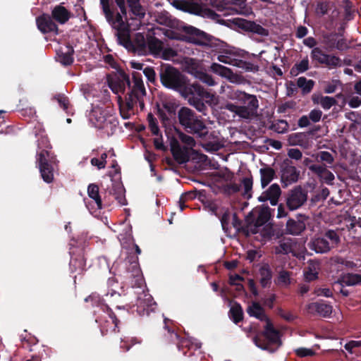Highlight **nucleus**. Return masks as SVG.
<instances>
[{
    "mask_svg": "<svg viewBox=\"0 0 361 361\" xmlns=\"http://www.w3.org/2000/svg\"><path fill=\"white\" fill-rule=\"evenodd\" d=\"M120 10L117 13V24L112 27L116 30L115 35L118 43L124 47L128 51L138 55L147 53V38L144 35L137 32L133 40L130 37V30L140 28L142 20L146 16V9L141 4L140 0H114Z\"/></svg>",
    "mask_w": 361,
    "mask_h": 361,
    "instance_id": "obj_1",
    "label": "nucleus"
},
{
    "mask_svg": "<svg viewBox=\"0 0 361 361\" xmlns=\"http://www.w3.org/2000/svg\"><path fill=\"white\" fill-rule=\"evenodd\" d=\"M133 85L129 75L123 71H119L117 75L108 80L109 86L115 94H124L126 87H128L130 91L126 95V106L128 109H133L137 100L146 94V90L142 81V75L138 72L132 73Z\"/></svg>",
    "mask_w": 361,
    "mask_h": 361,
    "instance_id": "obj_2",
    "label": "nucleus"
},
{
    "mask_svg": "<svg viewBox=\"0 0 361 361\" xmlns=\"http://www.w3.org/2000/svg\"><path fill=\"white\" fill-rule=\"evenodd\" d=\"M51 149V146L47 137L42 136L37 140L36 164L38 166L42 178L47 183L54 180V165L57 162L56 156L50 150Z\"/></svg>",
    "mask_w": 361,
    "mask_h": 361,
    "instance_id": "obj_3",
    "label": "nucleus"
},
{
    "mask_svg": "<svg viewBox=\"0 0 361 361\" xmlns=\"http://www.w3.org/2000/svg\"><path fill=\"white\" fill-rule=\"evenodd\" d=\"M231 99L237 100L242 105L228 103L226 109L242 118H250L256 114L259 107L257 97L243 91L236 90L232 93Z\"/></svg>",
    "mask_w": 361,
    "mask_h": 361,
    "instance_id": "obj_4",
    "label": "nucleus"
},
{
    "mask_svg": "<svg viewBox=\"0 0 361 361\" xmlns=\"http://www.w3.org/2000/svg\"><path fill=\"white\" fill-rule=\"evenodd\" d=\"M158 71L161 85L167 89L180 92V94L190 85L186 76L170 64L161 63Z\"/></svg>",
    "mask_w": 361,
    "mask_h": 361,
    "instance_id": "obj_5",
    "label": "nucleus"
},
{
    "mask_svg": "<svg viewBox=\"0 0 361 361\" xmlns=\"http://www.w3.org/2000/svg\"><path fill=\"white\" fill-rule=\"evenodd\" d=\"M179 124L188 133L204 138L208 134L207 128L200 116L191 109L182 106L177 113Z\"/></svg>",
    "mask_w": 361,
    "mask_h": 361,
    "instance_id": "obj_6",
    "label": "nucleus"
},
{
    "mask_svg": "<svg viewBox=\"0 0 361 361\" xmlns=\"http://www.w3.org/2000/svg\"><path fill=\"white\" fill-rule=\"evenodd\" d=\"M182 97L188 99L190 105L195 107L198 111L206 115L207 107L204 104L210 103L214 98V95L206 91L200 84H190L185 91L181 94Z\"/></svg>",
    "mask_w": 361,
    "mask_h": 361,
    "instance_id": "obj_7",
    "label": "nucleus"
},
{
    "mask_svg": "<svg viewBox=\"0 0 361 361\" xmlns=\"http://www.w3.org/2000/svg\"><path fill=\"white\" fill-rule=\"evenodd\" d=\"M164 342L166 344L174 343L178 350L181 351L185 356L190 357L194 352L200 348L197 343H193L191 339L181 337L172 327L167 324L166 319H164Z\"/></svg>",
    "mask_w": 361,
    "mask_h": 361,
    "instance_id": "obj_8",
    "label": "nucleus"
},
{
    "mask_svg": "<svg viewBox=\"0 0 361 361\" xmlns=\"http://www.w3.org/2000/svg\"><path fill=\"white\" fill-rule=\"evenodd\" d=\"M185 32L188 35V41L194 44L209 47L214 51H221L224 47L222 41L195 27H186Z\"/></svg>",
    "mask_w": 361,
    "mask_h": 361,
    "instance_id": "obj_9",
    "label": "nucleus"
},
{
    "mask_svg": "<svg viewBox=\"0 0 361 361\" xmlns=\"http://www.w3.org/2000/svg\"><path fill=\"white\" fill-rule=\"evenodd\" d=\"M283 198L286 207L289 211H295L305 204L308 198V192L301 185H295L284 193Z\"/></svg>",
    "mask_w": 361,
    "mask_h": 361,
    "instance_id": "obj_10",
    "label": "nucleus"
},
{
    "mask_svg": "<svg viewBox=\"0 0 361 361\" xmlns=\"http://www.w3.org/2000/svg\"><path fill=\"white\" fill-rule=\"evenodd\" d=\"M171 4L183 11L188 12L192 14L202 15L212 20H219L220 16L214 11L210 8H203L198 4L192 2L191 0H169Z\"/></svg>",
    "mask_w": 361,
    "mask_h": 361,
    "instance_id": "obj_11",
    "label": "nucleus"
},
{
    "mask_svg": "<svg viewBox=\"0 0 361 361\" xmlns=\"http://www.w3.org/2000/svg\"><path fill=\"white\" fill-rule=\"evenodd\" d=\"M263 338L259 336L253 338L255 344L262 350H269L270 344L281 345L280 339V332L274 328L272 322L269 319L266 322L264 330L262 332Z\"/></svg>",
    "mask_w": 361,
    "mask_h": 361,
    "instance_id": "obj_12",
    "label": "nucleus"
},
{
    "mask_svg": "<svg viewBox=\"0 0 361 361\" xmlns=\"http://www.w3.org/2000/svg\"><path fill=\"white\" fill-rule=\"evenodd\" d=\"M95 315V322L100 327L101 333L103 336L109 332H118V324L120 321L117 319L114 312L111 310L102 314H98L94 311Z\"/></svg>",
    "mask_w": 361,
    "mask_h": 361,
    "instance_id": "obj_13",
    "label": "nucleus"
},
{
    "mask_svg": "<svg viewBox=\"0 0 361 361\" xmlns=\"http://www.w3.org/2000/svg\"><path fill=\"white\" fill-rule=\"evenodd\" d=\"M279 175L282 187L284 188L298 182L300 171L290 159H285L280 164Z\"/></svg>",
    "mask_w": 361,
    "mask_h": 361,
    "instance_id": "obj_14",
    "label": "nucleus"
},
{
    "mask_svg": "<svg viewBox=\"0 0 361 361\" xmlns=\"http://www.w3.org/2000/svg\"><path fill=\"white\" fill-rule=\"evenodd\" d=\"M341 30V28L338 32H332L323 36L322 43L327 51H332L335 49L345 51L350 48V44Z\"/></svg>",
    "mask_w": 361,
    "mask_h": 361,
    "instance_id": "obj_15",
    "label": "nucleus"
},
{
    "mask_svg": "<svg viewBox=\"0 0 361 361\" xmlns=\"http://www.w3.org/2000/svg\"><path fill=\"white\" fill-rule=\"evenodd\" d=\"M310 56L316 65H321L329 69L336 68L341 66V59L339 57L325 53L320 47H314Z\"/></svg>",
    "mask_w": 361,
    "mask_h": 361,
    "instance_id": "obj_16",
    "label": "nucleus"
},
{
    "mask_svg": "<svg viewBox=\"0 0 361 361\" xmlns=\"http://www.w3.org/2000/svg\"><path fill=\"white\" fill-rule=\"evenodd\" d=\"M36 25L42 34H59L58 25L49 13H42L36 18Z\"/></svg>",
    "mask_w": 361,
    "mask_h": 361,
    "instance_id": "obj_17",
    "label": "nucleus"
},
{
    "mask_svg": "<svg viewBox=\"0 0 361 361\" xmlns=\"http://www.w3.org/2000/svg\"><path fill=\"white\" fill-rule=\"evenodd\" d=\"M309 219L307 216L302 214H298L295 219H289L286 224V233L293 235L301 234L306 228L305 221Z\"/></svg>",
    "mask_w": 361,
    "mask_h": 361,
    "instance_id": "obj_18",
    "label": "nucleus"
},
{
    "mask_svg": "<svg viewBox=\"0 0 361 361\" xmlns=\"http://www.w3.org/2000/svg\"><path fill=\"white\" fill-rule=\"evenodd\" d=\"M51 16L56 24L64 25L71 18L73 14L63 6V3L54 6L51 11Z\"/></svg>",
    "mask_w": 361,
    "mask_h": 361,
    "instance_id": "obj_19",
    "label": "nucleus"
},
{
    "mask_svg": "<svg viewBox=\"0 0 361 361\" xmlns=\"http://www.w3.org/2000/svg\"><path fill=\"white\" fill-rule=\"evenodd\" d=\"M281 195V190L277 183H274L270 187L263 192L258 197L259 202H264L269 201L272 206L278 204L279 197Z\"/></svg>",
    "mask_w": 361,
    "mask_h": 361,
    "instance_id": "obj_20",
    "label": "nucleus"
},
{
    "mask_svg": "<svg viewBox=\"0 0 361 361\" xmlns=\"http://www.w3.org/2000/svg\"><path fill=\"white\" fill-rule=\"evenodd\" d=\"M178 105L172 101H164L162 103V108H159L157 115L163 123H166L171 118L175 117Z\"/></svg>",
    "mask_w": 361,
    "mask_h": 361,
    "instance_id": "obj_21",
    "label": "nucleus"
},
{
    "mask_svg": "<svg viewBox=\"0 0 361 361\" xmlns=\"http://www.w3.org/2000/svg\"><path fill=\"white\" fill-rule=\"evenodd\" d=\"M74 52L73 46L67 43L56 51L57 61L64 66H71L74 62Z\"/></svg>",
    "mask_w": 361,
    "mask_h": 361,
    "instance_id": "obj_22",
    "label": "nucleus"
},
{
    "mask_svg": "<svg viewBox=\"0 0 361 361\" xmlns=\"http://www.w3.org/2000/svg\"><path fill=\"white\" fill-rule=\"evenodd\" d=\"M245 4V0H222V4L217 5V10L224 11V15L238 13Z\"/></svg>",
    "mask_w": 361,
    "mask_h": 361,
    "instance_id": "obj_23",
    "label": "nucleus"
},
{
    "mask_svg": "<svg viewBox=\"0 0 361 361\" xmlns=\"http://www.w3.org/2000/svg\"><path fill=\"white\" fill-rule=\"evenodd\" d=\"M308 247L310 250L319 254L327 253L331 250L329 241L323 235L312 238L308 243Z\"/></svg>",
    "mask_w": 361,
    "mask_h": 361,
    "instance_id": "obj_24",
    "label": "nucleus"
},
{
    "mask_svg": "<svg viewBox=\"0 0 361 361\" xmlns=\"http://www.w3.org/2000/svg\"><path fill=\"white\" fill-rule=\"evenodd\" d=\"M69 267L71 273L77 272L78 274L83 273L85 270L86 259L82 250L80 253L71 256Z\"/></svg>",
    "mask_w": 361,
    "mask_h": 361,
    "instance_id": "obj_25",
    "label": "nucleus"
},
{
    "mask_svg": "<svg viewBox=\"0 0 361 361\" xmlns=\"http://www.w3.org/2000/svg\"><path fill=\"white\" fill-rule=\"evenodd\" d=\"M110 115L106 109L97 106L91 111L89 119L91 123L99 129Z\"/></svg>",
    "mask_w": 361,
    "mask_h": 361,
    "instance_id": "obj_26",
    "label": "nucleus"
},
{
    "mask_svg": "<svg viewBox=\"0 0 361 361\" xmlns=\"http://www.w3.org/2000/svg\"><path fill=\"white\" fill-rule=\"evenodd\" d=\"M271 218V210L270 208L267 206L262 207L257 215L256 219H249V224L254 226L255 231H252L253 233H256L257 228L262 226L265 224H267Z\"/></svg>",
    "mask_w": 361,
    "mask_h": 361,
    "instance_id": "obj_27",
    "label": "nucleus"
},
{
    "mask_svg": "<svg viewBox=\"0 0 361 361\" xmlns=\"http://www.w3.org/2000/svg\"><path fill=\"white\" fill-rule=\"evenodd\" d=\"M308 310L312 312H317L323 317H328L331 314L333 307L331 305L323 302H315L308 305Z\"/></svg>",
    "mask_w": 361,
    "mask_h": 361,
    "instance_id": "obj_28",
    "label": "nucleus"
},
{
    "mask_svg": "<svg viewBox=\"0 0 361 361\" xmlns=\"http://www.w3.org/2000/svg\"><path fill=\"white\" fill-rule=\"evenodd\" d=\"M259 283L262 288H269L271 283L273 271L269 264H264L259 269Z\"/></svg>",
    "mask_w": 361,
    "mask_h": 361,
    "instance_id": "obj_29",
    "label": "nucleus"
},
{
    "mask_svg": "<svg viewBox=\"0 0 361 361\" xmlns=\"http://www.w3.org/2000/svg\"><path fill=\"white\" fill-rule=\"evenodd\" d=\"M210 69L214 73L225 78L231 82L234 81L237 77V75L233 73L231 68L217 63H213L210 66Z\"/></svg>",
    "mask_w": 361,
    "mask_h": 361,
    "instance_id": "obj_30",
    "label": "nucleus"
},
{
    "mask_svg": "<svg viewBox=\"0 0 361 361\" xmlns=\"http://www.w3.org/2000/svg\"><path fill=\"white\" fill-rule=\"evenodd\" d=\"M247 312L250 317H255L260 321L267 322L269 320L264 312V308L257 302H252L247 308Z\"/></svg>",
    "mask_w": 361,
    "mask_h": 361,
    "instance_id": "obj_31",
    "label": "nucleus"
},
{
    "mask_svg": "<svg viewBox=\"0 0 361 361\" xmlns=\"http://www.w3.org/2000/svg\"><path fill=\"white\" fill-rule=\"evenodd\" d=\"M86 302H91L92 307H97L99 308L98 310H95L97 313L102 314L104 312H106V311L109 312L111 308L108 306V305L104 302V300L100 298L99 295L92 294L87 297L85 299Z\"/></svg>",
    "mask_w": 361,
    "mask_h": 361,
    "instance_id": "obj_32",
    "label": "nucleus"
},
{
    "mask_svg": "<svg viewBox=\"0 0 361 361\" xmlns=\"http://www.w3.org/2000/svg\"><path fill=\"white\" fill-rule=\"evenodd\" d=\"M147 52L152 54H159L163 49V43L156 37L147 35Z\"/></svg>",
    "mask_w": 361,
    "mask_h": 361,
    "instance_id": "obj_33",
    "label": "nucleus"
},
{
    "mask_svg": "<svg viewBox=\"0 0 361 361\" xmlns=\"http://www.w3.org/2000/svg\"><path fill=\"white\" fill-rule=\"evenodd\" d=\"M156 305L157 304L155 302H152V298L151 296L145 300L139 298L137 303V311L140 314H149L150 312L154 311Z\"/></svg>",
    "mask_w": 361,
    "mask_h": 361,
    "instance_id": "obj_34",
    "label": "nucleus"
},
{
    "mask_svg": "<svg viewBox=\"0 0 361 361\" xmlns=\"http://www.w3.org/2000/svg\"><path fill=\"white\" fill-rule=\"evenodd\" d=\"M118 125V121L117 118L111 114L107 116L106 119L104 122V123L99 128V130H102L104 133H106L108 136L112 135Z\"/></svg>",
    "mask_w": 361,
    "mask_h": 361,
    "instance_id": "obj_35",
    "label": "nucleus"
},
{
    "mask_svg": "<svg viewBox=\"0 0 361 361\" xmlns=\"http://www.w3.org/2000/svg\"><path fill=\"white\" fill-rule=\"evenodd\" d=\"M102 11L107 22L113 27L117 24V12L116 14L113 10L110 8L109 0H100Z\"/></svg>",
    "mask_w": 361,
    "mask_h": 361,
    "instance_id": "obj_36",
    "label": "nucleus"
},
{
    "mask_svg": "<svg viewBox=\"0 0 361 361\" xmlns=\"http://www.w3.org/2000/svg\"><path fill=\"white\" fill-rule=\"evenodd\" d=\"M259 173L261 176V185L262 188L267 186L276 177V172L274 169L269 166L260 169Z\"/></svg>",
    "mask_w": 361,
    "mask_h": 361,
    "instance_id": "obj_37",
    "label": "nucleus"
},
{
    "mask_svg": "<svg viewBox=\"0 0 361 361\" xmlns=\"http://www.w3.org/2000/svg\"><path fill=\"white\" fill-rule=\"evenodd\" d=\"M109 193L114 196V198L121 205L127 204L125 197V189L120 183L113 184V187L109 191Z\"/></svg>",
    "mask_w": 361,
    "mask_h": 361,
    "instance_id": "obj_38",
    "label": "nucleus"
},
{
    "mask_svg": "<svg viewBox=\"0 0 361 361\" xmlns=\"http://www.w3.org/2000/svg\"><path fill=\"white\" fill-rule=\"evenodd\" d=\"M315 85L313 80H307L305 77H300L297 80V86L301 89L302 95H306L312 92Z\"/></svg>",
    "mask_w": 361,
    "mask_h": 361,
    "instance_id": "obj_39",
    "label": "nucleus"
},
{
    "mask_svg": "<svg viewBox=\"0 0 361 361\" xmlns=\"http://www.w3.org/2000/svg\"><path fill=\"white\" fill-rule=\"evenodd\" d=\"M318 264L310 260L307 267L305 268L304 271L305 279L306 281L310 282L316 280L318 278Z\"/></svg>",
    "mask_w": 361,
    "mask_h": 361,
    "instance_id": "obj_40",
    "label": "nucleus"
},
{
    "mask_svg": "<svg viewBox=\"0 0 361 361\" xmlns=\"http://www.w3.org/2000/svg\"><path fill=\"white\" fill-rule=\"evenodd\" d=\"M229 317L235 324H238L243 319V310L240 303L234 302L229 310Z\"/></svg>",
    "mask_w": 361,
    "mask_h": 361,
    "instance_id": "obj_41",
    "label": "nucleus"
},
{
    "mask_svg": "<svg viewBox=\"0 0 361 361\" xmlns=\"http://www.w3.org/2000/svg\"><path fill=\"white\" fill-rule=\"evenodd\" d=\"M87 194L95 202L97 209H102V200L99 195V186L97 184L91 183L88 185Z\"/></svg>",
    "mask_w": 361,
    "mask_h": 361,
    "instance_id": "obj_42",
    "label": "nucleus"
},
{
    "mask_svg": "<svg viewBox=\"0 0 361 361\" xmlns=\"http://www.w3.org/2000/svg\"><path fill=\"white\" fill-rule=\"evenodd\" d=\"M235 66L242 68L246 72L257 73L259 71V66L257 63L244 61L242 59H237L235 63Z\"/></svg>",
    "mask_w": 361,
    "mask_h": 361,
    "instance_id": "obj_43",
    "label": "nucleus"
},
{
    "mask_svg": "<svg viewBox=\"0 0 361 361\" xmlns=\"http://www.w3.org/2000/svg\"><path fill=\"white\" fill-rule=\"evenodd\" d=\"M341 281L347 286L361 285V274L348 273L341 276Z\"/></svg>",
    "mask_w": 361,
    "mask_h": 361,
    "instance_id": "obj_44",
    "label": "nucleus"
},
{
    "mask_svg": "<svg viewBox=\"0 0 361 361\" xmlns=\"http://www.w3.org/2000/svg\"><path fill=\"white\" fill-rule=\"evenodd\" d=\"M323 237L329 241L331 249L337 247L341 242V238L338 232L332 229H329L324 232Z\"/></svg>",
    "mask_w": 361,
    "mask_h": 361,
    "instance_id": "obj_45",
    "label": "nucleus"
},
{
    "mask_svg": "<svg viewBox=\"0 0 361 361\" xmlns=\"http://www.w3.org/2000/svg\"><path fill=\"white\" fill-rule=\"evenodd\" d=\"M54 99L57 101L59 105L62 108L68 115L73 114L72 107L71 106L69 99L64 94H56Z\"/></svg>",
    "mask_w": 361,
    "mask_h": 361,
    "instance_id": "obj_46",
    "label": "nucleus"
},
{
    "mask_svg": "<svg viewBox=\"0 0 361 361\" xmlns=\"http://www.w3.org/2000/svg\"><path fill=\"white\" fill-rule=\"evenodd\" d=\"M308 69L309 60L307 57H306L293 66V68L290 69V74L292 75H298L299 73H304Z\"/></svg>",
    "mask_w": 361,
    "mask_h": 361,
    "instance_id": "obj_47",
    "label": "nucleus"
},
{
    "mask_svg": "<svg viewBox=\"0 0 361 361\" xmlns=\"http://www.w3.org/2000/svg\"><path fill=\"white\" fill-rule=\"evenodd\" d=\"M274 282L278 286H289L290 284V272L286 270L280 271Z\"/></svg>",
    "mask_w": 361,
    "mask_h": 361,
    "instance_id": "obj_48",
    "label": "nucleus"
},
{
    "mask_svg": "<svg viewBox=\"0 0 361 361\" xmlns=\"http://www.w3.org/2000/svg\"><path fill=\"white\" fill-rule=\"evenodd\" d=\"M288 128L289 125L288 122L283 119L278 120L275 123H273L270 126L271 130L281 134L286 133Z\"/></svg>",
    "mask_w": 361,
    "mask_h": 361,
    "instance_id": "obj_49",
    "label": "nucleus"
},
{
    "mask_svg": "<svg viewBox=\"0 0 361 361\" xmlns=\"http://www.w3.org/2000/svg\"><path fill=\"white\" fill-rule=\"evenodd\" d=\"M147 121L149 124V128L154 135L158 136L160 133V130L158 126V122L157 118L154 116L152 113H149L147 115Z\"/></svg>",
    "mask_w": 361,
    "mask_h": 361,
    "instance_id": "obj_50",
    "label": "nucleus"
},
{
    "mask_svg": "<svg viewBox=\"0 0 361 361\" xmlns=\"http://www.w3.org/2000/svg\"><path fill=\"white\" fill-rule=\"evenodd\" d=\"M343 3L345 11V19L346 20H350L354 18L355 16L353 4L350 0H343Z\"/></svg>",
    "mask_w": 361,
    "mask_h": 361,
    "instance_id": "obj_51",
    "label": "nucleus"
},
{
    "mask_svg": "<svg viewBox=\"0 0 361 361\" xmlns=\"http://www.w3.org/2000/svg\"><path fill=\"white\" fill-rule=\"evenodd\" d=\"M332 286L334 291L342 294L344 297H348L350 294L349 290L345 288L347 286L341 281V276L333 283Z\"/></svg>",
    "mask_w": 361,
    "mask_h": 361,
    "instance_id": "obj_52",
    "label": "nucleus"
},
{
    "mask_svg": "<svg viewBox=\"0 0 361 361\" xmlns=\"http://www.w3.org/2000/svg\"><path fill=\"white\" fill-rule=\"evenodd\" d=\"M233 55H235V54L231 53V51H226L224 54L218 55L217 60L221 63L235 66V63L237 61L238 59L233 58Z\"/></svg>",
    "mask_w": 361,
    "mask_h": 361,
    "instance_id": "obj_53",
    "label": "nucleus"
},
{
    "mask_svg": "<svg viewBox=\"0 0 361 361\" xmlns=\"http://www.w3.org/2000/svg\"><path fill=\"white\" fill-rule=\"evenodd\" d=\"M250 32L259 35L262 37H267L269 35V30L263 27L261 25L256 23L255 21L252 22Z\"/></svg>",
    "mask_w": 361,
    "mask_h": 361,
    "instance_id": "obj_54",
    "label": "nucleus"
},
{
    "mask_svg": "<svg viewBox=\"0 0 361 361\" xmlns=\"http://www.w3.org/2000/svg\"><path fill=\"white\" fill-rule=\"evenodd\" d=\"M242 183L244 187V194L243 195L246 198L250 199L252 197L250 192L252 189V185H253V181H252V177L243 178Z\"/></svg>",
    "mask_w": 361,
    "mask_h": 361,
    "instance_id": "obj_55",
    "label": "nucleus"
},
{
    "mask_svg": "<svg viewBox=\"0 0 361 361\" xmlns=\"http://www.w3.org/2000/svg\"><path fill=\"white\" fill-rule=\"evenodd\" d=\"M336 104L337 101L334 97L323 96L322 98H320V105L324 109H329Z\"/></svg>",
    "mask_w": 361,
    "mask_h": 361,
    "instance_id": "obj_56",
    "label": "nucleus"
},
{
    "mask_svg": "<svg viewBox=\"0 0 361 361\" xmlns=\"http://www.w3.org/2000/svg\"><path fill=\"white\" fill-rule=\"evenodd\" d=\"M177 133H178V138L180 140V141L182 142H183L184 144H185L190 147L195 146V141L192 137L183 133L180 130H177Z\"/></svg>",
    "mask_w": 361,
    "mask_h": 361,
    "instance_id": "obj_57",
    "label": "nucleus"
},
{
    "mask_svg": "<svg viewBox=\"0 0 361 361\" xmlns=\"http://www.w3.org/2000/svg\"><path fill=\"white\" fill-rule=\"evenodd\" d=\"M157 21L160 25L168 26L171 24V19L168 12H161L157 16Z\"/></svg>",
    "mask_w": 361,
    "mask_h": 361,
    "instance_id": "obj_58",
    "label": "nucleus"
},
{
    "mask_svg": "<svg viewBox=\"0 0 361 361\" xmlns=\"http://www.w3.org/2000/svg\"><path fill=\"white\" fill-rule=\"evenodd\" d=\"M143 73L149 82L153 84L155 83L157 80V74L153 67L147 66L144 68Z\"/></svg>",
    "mask_w": 361,
    "mask_h": 361,
    "instance_id": "obj_59",
    "label": "nucleus"
},
{
    "mask_svg": "<svg viewBox=\"0 0 361 361\" xmlns=\"http://www.w3.org/2000/svg\"><path fill=\"white\" fill-rule=\"evenodd\" d=\"M252 22V21L243 18L235 19V24L238 26V27L246 32L250 31Z\"/></svg>",
    "mask_w": 361,
    "mask_h": 361,
    "instance_id": "obj_60",
    "label": "nucleus"
},
{
    "mask_svg": "<svg viewBox=\"0 0 361 361\" xmlns=\"http://www.w3.org/2000/svg\"><path fill=\"white\" fill-rule=\"evenodd\" d=\"M295 353L300 357H311L315 355L313 350L306 348H299L295 350Z\"/></svg>",
    "mask_w": 361,
    "mask_h": 361,
    "instance_id": "obj_61",
    "label": "nucleus"
},
{
    "mask_svg": "<svg viewBox=\"0 0 361 361\" xmlns=\"http://www.w3.org/2000/svg\"><path fill=\"white\" fill-rule=\"evenodd\" d=\"M174 159L180 164L185 163L188 161L187 156L182 149L171 152Z\"/></svg>",
    "mask_w": 361,
    "mask_h": 361,
    "instance_id": "obj_62",
    "label": "nucleus"
},
{
    "mask_svg": "<svg viewBox=\"0 0 361 361\" xmlns=\"http://www.w3.org/2000/svg\"><path fill=\"white\" fill-rule=\"evenodd\" d=\"M309 169L319 177H322L327 169L323 165L312 164L309 166Z\"/></svg>",
    "mask_w": 361,
    "mask_h": 361,
    "instance_id": "obj_63",
    "label": "nucleus"
},
{
    "mask_svg": "<svg viewBox=\"0 0 361 361\" xmlns=\"http://www.w3.org/2000/svg\"><path fill=\"white\" fill-rule=\"evenodd\" d=\"M303 139L302 133H293L289 135V142L292 145H300Z\"/></svg>",
    "mask_w": 361,
    "mask_h": 361,
    "instance_id": "obj_64",
    "label": "nucleus"
}]
</instances>
